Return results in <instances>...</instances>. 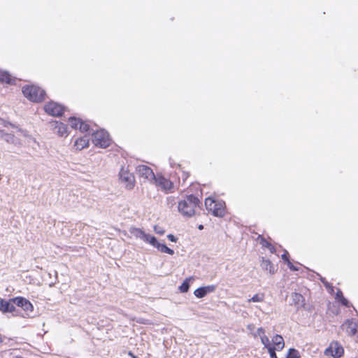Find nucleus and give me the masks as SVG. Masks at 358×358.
I'll return each instance as SVG.
<instances>
[{
  "mask_svg": "<svg viewBox=\"0 0 358 358\" xmlns=\"http://www.w3.org/2000/svg\"><path fill=\"white\" fill-rule=\"evenodd\" d=\"M70 125L73 129H79L80 131L90 132L92 131V141L95 146L101 148H105L109 146L110 144V139L109 135L103 129H101L96 131H94L92 129H90V125L85 122H83L79 118L71 117L69 118Z\"/></svg>",
  "mask_w": 358,
  "mask_h": 358,
  "instance_id": "nucleus-1",
  "label": "nucleus"
},
{
  "mask_svg": "<svg viewBox=\"0 0 358 358\" xmlns=\"http://www.w3.org/2000/svg\"><path fill=\"white\" fill-rule=\"evenodd\" d=\"M199 203V200L197 197L189 195L178 203V209L183 216L189 217L195 214V209Z\"/></svg>",
  "mask_w": 358,
  "mask_h": 358,
  "instance_id": "nucleus-2",
  "label": "nucleus"
},
{
  "mask_svg": "<svg viewBox=\"0 0 358 358\" xmlns=\"http://www.w3.org/2000/svg\"><path fill=\"white\" fill-rule=\"evenodd\" d=\"M205 206L208 212H211L215 217H222L225 215V203L222 201L208 197L205 200Z\"/></svg>",
  "mask_w": 358,
  "mask_h": 358,
  "instance_id": "nucleus-3",
  "label": "nucleus"
},
{
  "mask_svg": "<svg viewBox=\"0 0 358 358\" xmlns=\"http://www.w3.org/2000/svg\"><path fill=\"white\" fill-rule=\"evenodd\" d=\"M22 93L25 97L34 102H39L45 98V91L34 85L25 86L22 88Z\"/></svg>",
  "mask_w": 358,
  "mask_h": 358,
  "instance_id": "nucleus-4",
  "label": "nucleus"
},
{
  "mask_svg": "<svg viewBox=\"0 0 358 358\" xmlns=\"http://www.w3.org/2000/svg\"><path fill=\"white\" fill-rule=\"evenodd\" d=\"M130 232L136 238H139L143 241L145 243L151 245L155 248L157 247V245L159 243L157 241V238L155 236L146 234L144 231H143L141 229L132 228Z\"/></svg>",
  "mask_w": 358,
  "mask_h": 358,
  "instance_id": "nucleus-5",
  "label": "nucleus"
},
{
  "mask_svg": "<svg viewBox=\"0 0 358 358\" xmlns=\"http://www.w3.org/2000/svg\"><path fill=\"white\" fill-rule=\"evenodd\" d=\"M343 348L338 342H331L324 352L325 356L334 358H340L343 355Z\"/></svg>",
  "mask_w": 358,
  "mask_h": 358,
  "instance_id": "nucleus-6",
  "label": "nucleus"
},
{
  "mask_svg": "<svg viewBox=\"0 0 358 358\" xmlns=\"http://www.w3.org/2000/svg\"><path fill=\"white\" fill-rule=\"evenodd\" d=\"M152 182L165 192H172L174 188L173 183L171 180L160 175H157Z\"/></svg>",
  "mask_w": 358,
  "mask_h": 358,
  "instance_id": "nucleus-7",
  "label": "nucleus"
},
{
  "mask_svg": "<svg viewBox=\"0 0 358 358\" xmlns=\"http://www.w3.org/2000/svg\"><path fill=\"white\" fill-rule=\"evenodd\" d=\"M119 176L120 180L122 182L125 184V186L127 189H131L134 187L135 179L132 173H131L124 168H122Z\"/></svg>",
  "mask_w": 358,
  "mask_h": 358,
  "instance_id": "nucleus-8",
  "label": "nucleus"
},
{
  "mask_svg": "<svg viewBox=\"0 0 358 358\" xmlns=\"http://www.w3.org/2000/svg\"><path fill=\"white\" fill-rule=\"evenodd\" d=\"M64 107L53 101H50L44 106L45 111L52 116H60L64 111Z\"/></svg>",
  "mask_w": 358,
  "mask_h": 358,
  "instance_id": "nucleus-9",
  "label": "nucleus"
},
{
  "mask_svg": "<svg viewBox=\"0 0 358 358\" xmlns=\"http://www.w3.org/2000/svg\"><path fill=\"white\" fill-rule=\"evenodd\" d=\"M136 171L140 177L144 178L145 179L152 182L155 178V175L153 171L145 165H139L136 167Z\"/></svg>",
  "mask_w": 358,
  "mask_h": 358,
  "instance_id": "nucleus-10",
  "label": "nucleus"
},
{
  "mask_svg": "<svg viewBox=\"0 0 358 358\" xmlns=\"http://www.w3.org/2000/svg\"><path fill=\"white\" fill-rule=\"evenodd\" d=\"M55 133L61 136H67V127L62 122L55 121L50 123Z\"/></svg>",
  "mask_w": 358,
  "mask_h": 358,
  "instance_id": "nucleus-11",
  "label": "nucleus"
},
{
  "mask_svg": "<svg viewBox=\"0 0 358 358\" xmlns=\"http://www.w3.org/2000/svg\"><path fill=\"white\" fill-rule=\"evenodd\" d=\"M342 328L345 329L349 335L358 334V324L354 320H347L342 324Z\"/></svg>",
  "mask_w": 358,
  "mask_h": 358,
  "instance_id": "nucleus-12",
  "label": "nucleus"
},
{
  "mask_svg": "<svg viewBox=\"0 0 358 358\" xmlns=\"http://www.w3.org/2000/svg\"><path fill=\"white\" fill-rule=\"evenodd\" d=\"M13 302L23 310L28 311L31 310V303L23 297H16L12 299Z\"/></svg>",
  "mask_w": 358,
  "mask_h": 358,
  "instance_id": "nucleus-13",
  "label": "nucleus"
},
{
  "mask_svg": "<svg viewBox=\"0 0 358 358\" xmlns=\"http://www.w3.org/2000/svg\"><path fill=\"white\" fill-rule=\"evenodd\" d=\"M0 310L3 313H13L15 310L14 303L12 300L5 301L0 299Z\"/></svg>",
  "mask_w": 358,
  "mask_h": 358,
  "instance_id": "nucleus-14",
  "label": "nucleus"
},
{
  "mask_svg": "<svg viewBox=\"0 0 358 358\" xmlns=\"http://www.w3.org/2000/svg\"><path fill=\"white\" fill-rule=\"evenodd\" d=\"M90 138L88 136L85 135L83 137L78 138L74 143V147L77 150H81L89 146Z\"/></svg>",
  "mask_w": 358,
  "mask_h": 358,
  "instance_id": "nucleus-15",
  "label": "nucleus"
},
{
  "mask_svg": "<svg viewBox=\"0 0 358 358\" xmlns=\"http://www.w3.org/2000/svg\"><path fill=\"white\" fill-rule=\"evenodd\" d=\"M261 267L264 270L268 271L271 274H273L275 271V266L271 262V261L264 258H262V259Z\"/></svg>",
  "mask_w": 358,
  "mask_h": 358,
  "instance_id": "nucleus-16",
  "label": "nucleus"
},
{
  "mask_svg": "<svg viewBox=\"0 0 358 358\" xmlns=\"http://www.w3.org/2000/svg\"><path fill=\"white\" fill-rule=\"evenodd\" d=\"M272 342L274 345L273 347L276 348L277 350H281L285 346L283 338L280 335L277 334L273 336L272 338Z\"/></svg>",
  "mask_w": 358,
  "mask_h": 358,
  "instance_id": "nucleus-17",
  "label": "nucleus"
},
{
  "mask_svg": "<svg viewBox=\"0 0 358 358\" xmlns=\"http://www.w3.org/2000/svg\"><path fill=\"white\" fill-rule=\"evenodd\" d=\"M15 81L11 75L8 71L0 70V82L7 84H12Z\"/></svg>",
  "mask_w": 358,
  "mask_h": 358,
  "instance_id": "nucleus-18",
  "label": "nucleus"
},
{
  "mask_svg": "<svg viewBox=\"0 0 358 358\" xmlns=\"http://www.w3.org/2000/svg\"><path fill=\"white\" fill-rule=\"evenodd\" d=\"M292 298L295 304L298 306L303 305L304 298L301 294L293 293L292 295Z\"/></svg>",
  "mask_w": 358,
  "mask_h": 358,
  "instance_id": "nucleus-19",
  "label": "nucleus"
},
{
  "mask_svg": "<svg viewBox=\"0 0 358 358\" xmlns=\"http://www.w3.org/2000/svg\"><path fill=\"white\" fill-rule=\"evenodd\" d=\"M156 248L164 253H166L171 255H173L174 254V251L172 249L168 248L166 245L163 243H159Z\"/></svg>",
  "mask_w": 358,
  "mask_h": 358,
  "instance_id": "nucleus-20",
  "label": "nucleus"
},
{
  "mask_svg": "<svg viewBox=\"0 0 358 358\" xmlns=\"http://www.w3.org/2000/svg\"><path fill=\"white\" fill-rule=\"evenodd\" d=\"M192 279H193V278L190 277L189 278H187L182 283V285L179 287V290H180V292L185 293V292H187L189 290V281L192 280Z\"/></svg>",
  "mask_w": 358,
  "mask_h": 358,
  "instance_id": "nucleus-21",
  "label": "nucleus"
},
{
  "mask_svg": "<svg viewBox=\"0 0 358 358\" xmlns=\"http://www.w3.org/2000/svg\"><path fill=\"white\" fill-rule=\"evenodd\" d=\"M7 143L17 144L18 143L17 139L12 134L6 133L4 138Z\"/></svg>",
  "mask_w": 358,
  "mask_h": 358,
  "instance_id": "nucleus-22",
  "label": "nucleus"
},
{
  "mask_svg": "<svg viewBox=\"0 0 358 358\" xmlns=\"http://www.w3.org/2000/svg\"><path fill=\"white\" fill-rule=\"evenodd\" d=\"M264 299V294L263 293L256 294L252 298L248 299V302H262Z\"/></svg>",
  "mask_w": 358,
  "mask_h": 358,
  "instance_id": "nucleus-23",
  "label": "nucleus"
},
{
  "mask_svg": "<svg viewBox=\"0 0 358 358\" xmlns=\"http://www.w3.org/2000/svg\"><path fill=\"white\" fill-rule=\"evenodd\" d=\"M286 358H300V355L297 350L290 348Z\"/></svg>",
  "mask_w": 358,
  "mask_h": 358,
  "instance_id": "nucleus-24",
  "label": "nucleus"
},
{
  "mask_svg": "<svg viewBox=\"0 0 358 358\" xmlns=\"http://www.w3.org/2000/svg\"><path fill=\"white\" fill-rule=\"evenodd\" d=\"M260 339H261L262 343L264 346V348H266L267 350H268L269 347H273L270 343L269 338L266 335L261 336Z\"/></svg>",
  "mask_w": 358,
  "mask_h": 358,
  "instance_id": "nucleus-25",
  "label": "nucleus"
},
{
  "mask_svg": "<svg viewBox=\"0 0 358 358\" xmlns=\"http://www.w3.org/2000/svg\"><path fill=\"white\" fill-rule=\"evenodd\" d=\"M205 292L206 290L203 287H199L194 292V294L197 298H203L206 295Z\"/></svg>",
  "mask_w": 358,
  "mask_h": 358,
  "instance_id": "nucleus-26",
  "label": "nucleus"
},
{
  "mask_svg": "<svg viewBox=\"0 0 358 358\" xmlns=\"http://www.w3.org/2000/svg\"><path fill=\"white\" fill-rule=\"evenodd\" d=\"M275 350H277L276 348H274L273 347H269L268 352L270 355L271 358H278L275 354Z\"/></svg>",
  "mask_w": 358,
  "mask_h": 358,
  "instance_id": "nucleus-27",
  "label": "nucleus"
},
{
  "mask_svg": "<svg viewBox=\"0 0 358 358\" xmlns=\"http://www.w3.org/2000/svg\"><path fill=\"white\" fill-rule=\"evenodd\" d=\"M154 231L156 234H159V235H163L165 233L164 229H163L162 228L159 227L157 226L154 227Z\"/></svg>",
  "mask_w": 358,
  "mask_h": 358,
  "instance_id": "nucleus-28",
  "label": "nucleus"
},
{
  "mask_svg": "<svg viewBox=\"0 0 358 358\" xmlns=\"http://www.w3.org/2000/svg\"><path fill=\"white\" fill-rule=\"evenodd\" d=\"M202 287H203V289H204L206 290L205 292L206 294L208 293L213 292L215 290V286H213V285Z\"/></svg>",
  "mask_w": 358,
  "mask_h": 358,
  "instance_id": "nucleus-29",
  "label": "nucleus"
},
{
  "mask_svg": "<svg viewBox=\"0 0 358 358\" xmlns=\"http://www.w3.org/2000/svg\"><path fill=\"white\" fill-rule=\"evenodd\" d=\"M264 333H265V330H264L263 328L260 327V328H259V329L257 330V332H256V334H255V336H259L261 338V336L264 335Z\"/></svg>",
  "mask_w": 358,
  "mask_h": 358,
  "instance_id": "nucleus-30",
  "label": "nucleus"
},
{
  "mask_svg": "<svg viewBox=\"0 0 358 358\" xmlns=\"http://www.w3.org/2000/svg\"><path fill=\"white\" fill-rule=\"evenodd\" d=\"M261 243L263 246L266 248H269L271 246V243H269L267 241H266L264 238L261 237Z\"/></svg>",
  "mask_w": 358,
  "mask_h": 358,
  "instance_id": "nucleus-31",
  "label": "nucleus"
},
{
  "mask_svg": "<svg viewBox=\"0 0 358 358\" xmlns=\"http://www.w3.org/2000/svg\"><path fill=\"white\" fill-rule=\"evenodd\" d=\"M339 301L345 306H350L348 301L344 296H343Z\"/></svg>",
  "mask_w": 358,
  "mask_h": 358,
  "instance_id": "nucleus-32",
  "label": "nucleus"
},
{
  "mask_svg": "<svg viewBox=\"0 0 358 358\" xmlns=\"http://www.w3.org/2000/svg\"><path fill=\"white\" fill-rule=\"evenodd\" d=\"M287 266L292 271H298V267L294 266L290 261H288Z\"/></svg>",
  "mask_w": 358,
  "mask_h": 358,
  "instance_id": "nucleus-33",
  "label": "nucleus"
},
{
  "mask_svg": "<svg viewBox=\"0 0 358 358\" xmlns=\"http://www.w3.org/2000/svg\"><path fill=\"white\" fill-rule=\"evenodd\" d=\"M343 293L340 290V289H338L337 292H336V299L338 300V301H340L341 299L343 297Z\"/></svg>",
  "mask_w": 358,
  "mask_h": 358,
  "instance_id": "nucleus-34",
  "label": "nucleus"
},
{
  "mask_svg": "<svg viewBox=\"0 0 358 358\" xmlns=\"http://www.w3.org/2000/svg\"><path fill=\"white\" fill-rule=\"evenodd\" d=\"M281 257L287 262V264L288 263V261H289L288 259V252L287 251H285L284 254L282 255Z\"/></svg>",
  "mask_w": 358,
  "mask_h": 358,
  "instance_id": "nucleus-35",
  "label": "nucleus"
},
{
  "mask_svg": "<svg viewBox=\"0 0 358 358\" xmlns=\"http://www.w3.org/2000/svg\"><path fill=\"white\" fill-rule=\"evenodd\" d=\"M167 238L171 242H175L176 243L177 241V238L173 234L167 235Z\"/></svg>",
  "mask_w": 358,
  "mask_h": 358,
  "instance_id": "nucleus-36",
  "label": "nucleus"
},
{
  "mask_svg": "<svg viewBox=\"0 0 358 358\" xmlns=\"http://www.w3.org/2000/svg\"><path fill=\"white\" fill-rule=\"evenodd\" d=\"M321 281L323 282V284L324 285V286H325L327 288L330 287L329 284L327 281H325V280H324V279L321 278Z\"/></svg>",
  "mask_w": 358,
  "mask_h": 358,
  "instance_id": "nucleus-37",
  "label": "nucleus"
},
{
  "mask_svg": "<svg viewBox=\"0 0 358 358\" xmlns=\"http://www.w3.org/2000/svg\"><path fill=\"white\" fill-rule=\"evenodd\" d=\"M6 131H4L3 130H1L0 129V138H2L3 139L4 138V136H5V134H6Z\"/></svg>",
  "mask_w": 358,
  "mask_h": 358,
  "instance_id": "nucleus-38",
  "label": "nucleus"
},
{
  "mask_svg": "<svg viewBox=\"0 0 358 358\" xmlns=\"http://www.w3.org/2000/svg\"><path fill=\"white\" fill-rule=\"evenodd\" d=\"M271 252L274 253L275 252V248L273 245H271L269 248H267Z\"/></svg>",
  "mask_w": 358,
  "mask_h": 358,
  "instance_id": "nucleus-39",
  "label": "nucleus"
},
{
  "mask_svg": "<svg viewBox=\"0 0 358 358\" xmlns=\"http://www.w3.org/2000/svg\"><path fill=\"white\" fill-rule=\"evenodd\" d=\"M129 356H130L131 358H134V356H135L131 352H129L128 353Z\"/></svg>",
  "mask_w": 358,
  "mask_h": 358,
  "instance_id": "nucleus-40",
  "label": "nucleus"
},
{
  "mask_svg": "<svg viewBox=\"0 0 358 358\" xmlns=\"http://www.w3.org/2000/svg\"><path fill=\"white\" fill-rule=\"evenodd\" d=\"M199 229L200 230H201V229H203V225H199Z\"/></svg>",
  "mask_w": 358,
  "mask_h": 358,
  "instance_id": "nucleus-41",
  "label": "nucleus"
},
{
  "mask_svg": "<svg viewBox=\"0 0 358 358\" xmlns=\"http://www.w3.org/2000/svg\"><path fill=\"white\" fill-rule=\"evenodd\" d=\"M7 125H10L13 127V125L10 123H7L6 124H5V127H7Z\"/></svg>",
  "mask_w": 358,
  "mask_h": 358,
  "instance_id": "nucleus-42",
  "label": "nucleus"
},
{
  "mask_svg": "<svg viewBox=\"0 0 358 358\" xmlns=\"http://www.w3.org/2000/svg\"><path fill=\"white\" fill-rule=\"evenodd\" d=\"M134 358H138L136 356H134Z\"/></svg>",
  "mask_w": 358,
  "mask_h": 358,
  "instance_id": "nucleus-43",
  "label": "nucleus"
}]
</instances>
